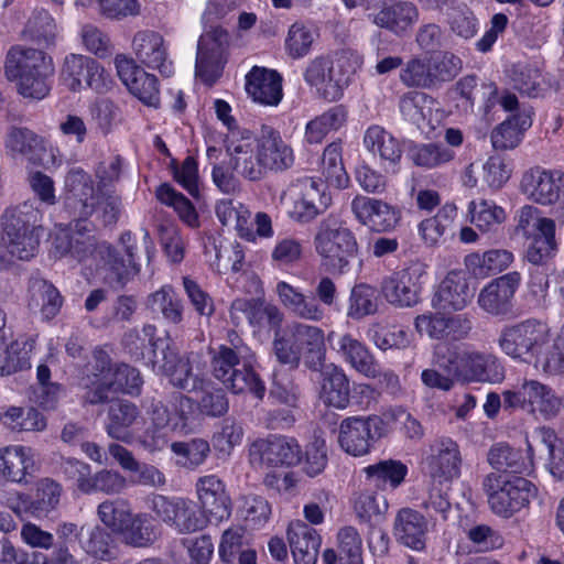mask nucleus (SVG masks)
Masks as SVG:
<instances>
[{
    "instance_id": "obj_1",
    "label": "nucleus",
    "mask_w": 564,
    "mask_h": 564,
    "mask_svg": "<svg viewBox=\"0 0 564 564\" xmlns=\"http://www.w3.org/2000/svg\"><path fill=\"white\" fill-rule=\"evenodd\" d=\"M54 72L53 58L41 50L12 46L7 53L4 75L9 80H19V93L24 97L43 99Z\"/></svg>"
},
{
    "instance_id": "obj_36",
    "label": "nucleus",
    "mask_w": 564,
    "mask_h": 564,
    "mask_svg": "<svg viewBox=\"0 0 564 564\" xmlns=\"http://www.w3.org/2000/svg\"><path fill=\"white\" fill-rule=\"evenodd\" d=\"M74 229L70 235L56 238V250L61 256L70 254L78 261H83L95 252L98 254L99 245L94 237L85 235L90 231L87 220H73Z\"/></svg>"
},
{
    "instance_id": "obj_64",
    "label": "nucleus",
    "mask_w": 564,
    "mask_h": 564,
    "mask_svg": "<svg viewBox=\"0 0 564 564\" xmlns=\"http://www.w3.org/2000/svg\"><path fill=\"white\" fill-rule=\"evenodd\" d=\"M4 424L15 432L42 431L46 427V421L35 409L10 406L3 414Z\"/></svg>"
},
{
    "instance_id": "obj_12",
    "label": "nucleus",
    "mask_w": 564,
    "mask_h": 564,
    "mask_svg": "<svg viewBox=\"0 0 564 564\" xmlns=\"http://www.w3.org/2000/svg\"><path fill=\"white\" fill-rule=\"evenodd\" d=\"M98 196L91 176L84 170L66 174L64 207L72 220H87L94 214Z\"/></svg>"
},
{
    "instance_id": "obj_59",
    "label": "nucleus",
    "mask_w": 564,
    "mask_h": 564,
    "mask_svg": "<svg viewBox=\"0 0 564 564\" xmlns=\"http://www.w3.org/2000/svg\"><path fill=\"white\" fill-rule=\"evenodd\" d=\"M379 306L377 290L368 284H356L349 297L348 316L360 319L377 313Z\"/></svg>"
},
{
    "instance_id": "obj_53",
    "label": "nucleus",
    "mask_w": 564,
    "mask_h": 564,
    "mask_svg": "<svg viewBox=\"0 0 564 564\" xmlns=\"http://www.w3.org/2000/svg\"><path fill=\"white\" fill-rule=\"evenodd\" d=\"M171 451L176 456V465L194 470L206 460L210 446L204 438H192L188 442L172 443Z\"/></svg>"
},
{
    "instance_id": "obj_63",
    "label": "nucleus",
    "mask_w": 564,
    "mask_h": 564,
    "mask_svg": "<svg viewBox=\"0 0 564 564\" xmlns=\"http://www.w3.org/2000/svg\"><path fill=\"white\" fill-rule=\"evenodd\" d=\"M468 212L471 224L484 232L500 225L506 218L505 210L501 207L485 199H481L478 203L474 200L470 202Z\"/></svg>"
},
{
    "instance_id": "obj_50",
    "label": "nucleus",
    "mask_w": 564,
    "mask_h": 564,
    "mask_svg": "<svg viewBox=\"0 0 564 564\" xmlns=\"http://www.w3.org/2000/svg\"><path fill=\"white\" fill-rule=\"evenodd\" d=\"M202 393L196 401L198 412L207 417L218 419L225 416L229 411V399L226 391L216 387L213 382L204 378L203 388L198 389Z\"/></svg>"
},
{
    "instance_id": "obj_4",
    "label": "nucleus",
    "mask_w": 564,
    "mask_h": 564,
    "mask_svg": "<svg viewBox=\"0 0 564 564\" xmlns=\"http://www.w3.org/2000/svg\"><path fill=\"white\" fill-rule=\"evenodd\" d=\"M212 375L235 394L249 391L262 400L265 386L253 370L251 358L227 349V345L209 348Z\"/></svg>"
},
{
    "instance_id": "obj_58",
    "label": "nucleus",
    "mask_w": 564,
    "mask_h": 564,
    "mask_svg": "<svg viewBox=\"0 0 564 564\" xmlns=\"http://www.w3.org/2000/svg\"><path fill=\"white\" fill-rule=\"evenodd\" d=\"M156 198L169 206H172L180 218L189 227L199 225L198 215L194 205L183 194L176 192L170 184H161L156 189Z\"/></svg>"
},
{
    "instance_id": "obj_32",
    "label": "nucleus",
    "mask_w": 564,
    "mask_h": 564,
    "mask_svg": "<svg viewBox=\"0 0 564 564\" xmlns=\"http://www.w3.org/2000/svg\"><path fill=\"white\" fill-rule=\"evenodd\" d=\"M429 523L425 517L411 508L401 509L394 521V534L404 545L421 551L425 547Z\"/></svg>"
},
{
    "instance_id": "obj_41",
    "label": "nucleus",
    "mask_w": 564,
    "mask_h": 564,
    "mask_svg": "<svg viewBox=\"0 0 564 564\" xmlns=\"http://www.w3.org/2000/svg\"><path fill=\"white\" fill-rule=\"evenodd\" d=\"M348 111L344 105H336L307 122L305 140L311 144L321 143L332 131H337L347 122Z\"/></svg>"
},
{
    "instance_id": "obj_52",
    "label": "nucleus",
    "mask_w": 564,
    "mask_h": 564,
    "mask_svg": "<svg viewBox=\"0 0 564 564\" xmlns=\"http://www.w3.org/2000/svg\"><path fill=\"white\" fill-rule=\"evenodd\" d=\"M488 463L500 473L521 474L525 470V460L520 449L507 443H497L488 452Z\"/></svg>"
},
{
    "instance_id": "obj_3",
    "label": "nucleus",
    "mask_w": 564,
    "mask_h": 564,
    "mask_svg": "<svg viewBox=\"0 0 564 564\" xmlns=\"http://www.w3.org/2000/svg\"><path fill=\"white\" fill-rule=\"evenodd\" d=\"M482 490L490 510L502 519H510L528 510L538 497V487L520 476L490 473L482 479Z\"/></svg>"
},
{
    "instance_id": "obj_7",
    "label": "nucleus",
    "mask_w": 564,
    "mask_h": 564,
    "mask_svg": "<svg viewBox=\"0 0 564 564\" xmlns=\"http://www.w3.org/2000/svg\"><path fill=\"white\" fill-rule=\"evenodd\" d=\"M41 212L35 200L8 207L1 216V232L8 241L35 256L40 246Z\"/></svg>"
},
{
    "instance_id": "obj_54",
    "label": "nucleus",
    "mask_w": 564,
    "mask_h": 564,
    "mask_svg": "<svg viewBox=\"0 0 564 564\" xmlns=\"http://www.w3.org/2000/svg\"><path fill=\"white\" fill-rule=\"evenodd\" d=\"M513 261V254L505 249L489 250L482 254L471 253L466 257V265L473 268L475 274L501 272Z\"/></svg>"
},
{
    "instance_id": "obj_46",
    "label": "nucleus",
    "mask_w": 564,
    "mask_h": 564,
    "mask_svg": "<svg viewBox=\"0 0 564 564\" xmlns=\"http://www.w3.org/2000/svg\"><path fill=\"white\" fill-rule=\"evenodd\" d=\"M364 471L372 486L384 489L389 485L395 489L403 482L408 467L400 460L387 459L367 466Z\"/></svg>"
},
{
    "instance_id": "obj_42",
    "label": "nucleus",
    "mask_w": 564,
    "mask_h": 564,
    "mask_svg": "<svg viewBox=\"0 0 564 564\" xmlns=\"http://www.w3.org/2000/svg\"><path fill=\"white\" fill-rule=\"evenodd\" d=\"M276 290L282 303L297 317L314 322L324 317V310L316 299L305 296L285 282H280Z\"/></svg>"
},
{
    "instance_id": "obj_60",
    "label": "nucleus",
    "mask_w": 564,
    "mask_h": 564,
    "mask_svg": "<svg viewBox=\"0 0 564 564\" xmlns=\"http://www.w3.org/2000/svg\"><path fill=\"white\" fill-rule=\"evenodd\" d=\"M148 305L153 312H160L163 317L178 324L183 319V305L171 286H163L149 296Z\"/></svg>"
},
{
    "instance_id": "obj_40",
    "label": "nucleus",
    "mask_w": 564,
    "mask_h": 564,
    "mask_svg": "<svg viewBox=\"0 0 564 564\" xmlns=\"http://www.w3.org/2000/svg\"><path fill=\"white\" fill-rule=\"evenodd\" d=\"M230 154V166L238 175L250 182H259L267 175L260 161L258 149L250 143L231 144L227 148Z\"/></svg>"
},
{
    "instance_id": "obj_8",
    "label": "nucleus",
    "mask_w": 564,
    "mask_h": 564,
    "mask_svg": "<svg viewBox=\"0 0 564 564\" xmlns=\"http://www.w3.org/2000/svg\"><path fill=\"white\" fill-rule=\"evenodd\" d=\"M502 397L505 410L538 411L546 420L555 417L562 406L553 389L538 380H524L516 389L503 391Z\"/></svg>"
},
{
    "instance_id": "obj_14",
    "label": "nucleus",
    "mask_w": 564,
    "mask_h": 564,
    "mask_svg": "<svg viewBox=\"0 0 564 564\" xmlns=\"http://www.w3.org/2000/svg\"><path fill=\"white\" fill-rule=\"evenodd\" d=\"M256 145L267 174L283 173L293 166L294 151L274 128L263 124Z\"/></svg>"
},
{
    "instance_id": "obj_16",
    "label": "nucleus",
    "mask_w": 564,
    "mask_h": 564,
    "mask_svg": "<svg viewBox=\"0 0 564 564\" xmlns=\"http://www.w3.org/2000/svg\"><path fill=\"white\" fill-rule=\"evenodd\" d=\"M117 73L129 91L148 106L159 105L158 79L137 65L133 58L117 55L115 58Z\"/></svg>"
},
{
    "instance_id": "obj_44",
    "label": "nucleus",
    "mask_w": 564,
    "mask_h": 564,
    "mask_svg": "<svg viewBox=\"0 0 564 564\" xmlns=\"http://www.w3.org/2000/svg\"><path fill=\"white\" fill-rule=\"evenodd\" d=\"M409 156L414 165L432 170L453 161L455 152L447 144L430 142L412 145L409 150Z\"/></svg>"
},
{
    "instance_id": "obj_17",
    "label": "nucleus",
    "mask_w": 564,
    "mask_h": 564,
    "mask_svg": "<svg viewBox=\"0 0 564 564\" xmlns=\"http://www.w3.org/2000/svg\"><path fill=\"white\" fill-rule=\"evenodd\" d=\"M420 275L415 268H404L382 279L380 292L394 307H412L420 301Z\"/></svg>"
},
{
    "instance_id": "obj_31",
    "label": "nucleus",
    "mask_w": 564,
    "mask_h": 564,
    "mask_svg": "<svg viewBox=\"0 0 564 564\" xmlns=\"http://www.w3.org/2000/svg\"><path fill=\"white\" fill-rule=\"evenodd\" d=\"M288 539L295 564H316L321 538L314 528L303 521L292 522Z\"/></svg>"
},
{
    "instance_id": "obj_51",
    "label": "nucleus",
    "mask_w": 564,
    "mask_h": 564,
    "mask_svg": "<svg viewBox=\"0 0 564 564\" xmlns=\"http://www.w3.org/2000/svg\"><path fill=\"white\" fill-rule=\"evenodd\" d=\"M322 173L326 182L336 188H345L349 183L341 158V142L329 143L322 155Z\"/></svg>"
},
{
    "instance_id": "obj_22",
    "label": "nucleus",
    "mask_w": 564,
    "mask_h": 564,
    "mask_svg": "<svg viewBox=\"0 0 564 564\" xmlns=\"http://www.w3.org/2000/svg\"><path fill=\"white\" fill-rule=\"evenodd\" d=\"M521 186L540 205H552L564 199V174L558 172L531 170L523 175Z\"/></svg>"
},
{
    "instance_id": "obj_57",
    "label": "nucleus",
    "mask_w": 564,
    "mask_h": 564,
    "mask_svg": "<svg viewBox=\"0 0 564 564\" xmlns=\"http://www.w3.org/2000/svg\"><path fill=\"white\" fill-rule=\"evenodd\" d=\"M156 327L147 324L141 330L130 329L122 337V345L134 360H148V351L159 341Z\"/></svg>"
},
{
    "instance_id": "obj_33",
    "label": "nucleus",
    "mask_w": 564,
    "mask_h": 564,
    "mask_svg": "<svg viewBox=\"0 0 564 564\" xmlns=\"http://www.w3.org/2000/svg\"><path fill=\"white\" fill-rule=\"evenodd\" d=\"M555 237V221L542 219L538 223V230L531 236V241L525 251V259L538 267L545 265L557 251Z\"/></svg>"
},
{
    "instance_id": "obj_26",
    "label": "nucleus",
    "mask_w": 564,
    "mask_h": 564,
    "mask_svg": "<svg viewBox=\"0 0 564 564\" xmlns=\"http://www.w3.org/2000/svg\"><path fill=\"white\" fill-rule=\"evenodd\" d=\"M372 23L388 30L398 37L408 35L419 21V9L410 1H398L383 6L372 14Z\"/></svg>"
},
{
    "instance_id": "obj_37",
    "label": "nucleus",
    "mask_w": 564,
    "mask_h": 564,
    "mask_svg": "<svg viewBox=\"0 0 564 564\" xmlns=\"http://www.w3.org/2000/svg\"><path fill=\"white\" fill-rule=\"evenodd\" d=\"M34 467L31 448L7 446L0 448V480L26 482V475Z\"/></svg>"
},
{
    "instance_id": "obj_61",
    "label": "nucleus",
    "mask_w": 564,
    "mask_h": 564,
    "mask_svg": "<svg viewBox=\"0 0 564 564\" xmlns=\"http://www.w3.org/2000/svg\"><path fill=\"white\" fill-rule=\"evenodd\" d=\"M433 365L445 376L453 380L464 382L465 364L463 361V351L451 348L445 343H438L434 347Z\"/></svg>"
},
{
    "instance_id": "obj_45",
    "label": "nucleus",
    "mask_w": 564,
    "mask_h": 564,
    "mask_svg": "<svg viewBox=\"0 0 564 564\" xmlns=\"http://www.w3.org/2000/svg\"><path fill=\"white\" fill-rule=\"evenodd\" d=\"M531 118L528 115L513 116L491 132V143L496 150H511L518 147L523 132L531 127Z\"/></svg>"
},
{
    "instance_id": "obj_29",
    "label": "nucleus",
    "mask_w": 564,
    "mask_h": 564,
    "mask_svg": "<svg viewBox=\"0 0 564 564\" xmlns=\"http://www.w3.org/2000/svg\"><path fill=\"white\" fill-rule=\"evenodd\" d=\"M294 186L299 187L300 195L294 202L291 215L300 223H310L327 207L326 197L323 195V183L305 177L297 180Z\"/></svg>"
},
{
    "instance_id": "obj_24",
    "label": "nucleus",
    "mask_w": 564,
    "mask_h": 564,
    "mask_svg": "<svg viewBox=\"0 0 564 564\" xmlns=\"http://www.w3.org/2000/svg\"><path fill=\"white\" fill-rule=\"evenodd\" d=\"M134 247L127 246V259L110 245L99 243L98 256L104 261L105 280L113 289H122L139 272Z\"/></svg>"
},
{
    "instance_id": "obj_5",
    "label": "nucleus",
    "mask_w": 564,
    "mask_h": 564,
    "mask_svg": "<svg viewBox=\"0 0 564 564\" xmlns=\"http://www.w3.org/2000/svg\"><path fill=\"white\" fill-rule=\"evenodd\" d=\"M314 247L323 263L333 272L346 273L358 258V242L354 232L337 217L324 218L314 237Z\"/></svg>"
},
{
    "instance_id": "obj_39",
    "label": "nucleus",
    "mask_w": 564,
    "mask_h": 564,
    "mask_svg": "<svg viewBox=\"0 0 564 564\" xmlns=\"http://www.w3.org/2000/svg\"><path fill=\"white\" fill-rule=\"evenodd\" d=\"M337 351L359 373L369 378L379 376V365L369 349L351 335L345 334L338 339Z\"/></svg>"
},
{
    "instance_id": "obj_48",
    "label": "nucleus",
    "mask_w": 564,
    "mask_h": 564,
    "mask_svg": "<svg viewBox=\"0 0 564 564\" xmlns=\"http://www.w3.org/2000/svg\"><path fill=\"white\" fill-rule=\"evenodd\" d=\"M507 76L513 89L529 97H538L542 91V74L535 65L517 63L508 70Z\"/></svg>"
},
{
    "instance_id": "obj_11",
    "label": "nucleus",
    "mask_w": 564,
    "mask_h": 564,
    "mask_svg": "<svg viewBox=\"0 0 564 564\" xmlns=\"http://www.w3.org/2000/svg\"><path fill=\"white\" fill-rule=\"evenodd\" d=\"M383 433L384 422L378 415L346 417L339 425L338 443L347 454L364 456Z\"/></svg>"
},
{
    "instance_id": "obj_19",
    "label": "nucleus",
    "mask_w": 564,
    "mask_h": 564,
    "mask_svg": "<svg viewBox=\"0 0 564 564\" xmlns=\"http://www.w3.org/2000/svg\"><path fill=\"white\" fill-rule=\"evenodd\" d=\"M132 48L138 61L144 66L158 69L165 77L173 74L165 40L159 32L152 30L137 32L132 40Z\"/></svg>"
},
{
    "instance_id": "obj_6",
    "label": "nucleus",
    "mask_w": 564,
    "mask_h": 564,
    "mask_svg": "<svg viewBox=\"0 0 564 564\" xmlns=\"http://www.w3.org/2000/svg\"><path fill=\"white\" fill-rule=\"evenodd\" d=\"M551 329L538 318H528L505 325L498 336L497 345L509 358L531 364L540 348L549 344Z\"/></svg>"
},
{
    "instance_id": "obj_55",
    "label": "nucleus",
    "mask_w": 564,
    "mask_h": 564,
    "mask_svg": "<svg viewBox=\"0 0 564 564\" xmlns=\"http://www.w3.org/2000/svg\"><path fill=\"white\" fill-rule=\"evenodd\" d=\"M451 490V481L432 479L427 498L423 501L422 507L431 520L445 521L451 512L452 505L448 492Z\"/></svg>"
},
{
    "instance_id": "obj_9",
    "label": "nucleus",
    "mask_w": 564,
    "mask_h": 564,
    "mask_svg": "<svg viewBox=\"0 0 564 564\" xmlns=\"http://www.w3.org/2000/svg\"><path fill=\"white\" fill-rule=\"evenodd\" d=\"M59 76L72 91L90 88L105 94L113 85L111 76L96 59L80 54H69L64 58Z\"/></svg>"
},
{
    "instance_id": "obj_2",
    "label": "nucleus",
    "mask_w": 564,
    "mask_h": 564,
    "mask_svg": "<svg viewBox=\"0 0 564 564\" xmlns=\"http://www.w3.org/2000/svg\"><path fill=\"white\" fill-rule=\"evenodd\" d=\"M358 58L349 51H341L336 58L317 56L311 59L304 70V80L315 87L327 101H337L350 85L358 66Z\"/></svg>"
},
{
    "instance_id": "obj_15",
    "label": "nucleus",
    "mask_w": 564,
    "mask_h": 564,
    "mask_svg": "<svg viewBox=\"0 0 564 564\" xmlns=\"http://www.w3.org/2000/svg\"><path fill=\"white\" fill-rule=\"evenodd\" d=\"M253 463L267 467L294 466L302 459L301 446L294 438L271 436L256 441L250 448Z\"/></svg>"
},
{
    "instance_id": "obj_34",
    "label": "nucleus",
    "mask_w": 564,
    "mask_h": 564,
    "mask_svg": "<svg viewBox=\"0 0 564 564\" xmlns=\"http://www.w3.org/2000/svg\"><path fill=\"white\" fill-rule=\"evenodd\" d=\"M321 393L325 403L337 409H345L350 401L349 379L344 370L334 365H325L322 370Z\"/></svg>"
},
{
    "instance_id": "obj_27",
    "label": "nucleus",
    "mask_w": 564,
    "mask_h": 564,
    "mask_svg": "<svg viewBox=\"0 0 564 564\" xmlns=\"http://www.w3.org/2000/svg\"><path fill=\"white\" fill-rule=\"evenodd\" d=\"M142 419L140 409L131 401L116 400L107 411L106 432L112 440L131 444L134 434L131 427Z\"/></svg>"
},
{
    "instance_id": "obj_38",
    "label": "nucleus",
    "mask_w": 564,
    "mask_h": 564,
    "mask_svg": "<svg viewBox=\"0 0 564 564\" xmlns=\"http://www.w3.org/2000/svg\"><path fill=\"white\" fill-rule=\"evenodd\" d=\"M120 532L127 545L147 547L158 540L160 527L149 513H127V521Z\"/></svg>"
},
{
    "instance_id": "obj_13",
    "label": "nucleus",
    "mask_w": 564,
    "mask_h": 564,
    "mask_svg": "<svg viewBox=\"0 0 564 564\" xmlns=\"http://www.w3.org/2000/svg\"><path fill=\"white\" fill-rule=\"evenodd\" d=\"M475 291L476 281L467 271L453 270L438 285L432 305L444 312L460 311L471 302Z\"/></svg>"
},
{
    "instance_id": "obj_23",
    "label": "nucleus",
    "mask_w": 564,
    "mask_h": 564,
    "mask_svg": "<svg viewBox=\"0 0 564 564\" xmlns=\"http://www.w3.org/2000/svg\"><path fill=\"white\" fill-rule=\"evenodd\" d=\"M290 328L304 365L312 371L322 370L326 359L323 329L303 323H294Z\"/></svg>"
},
{
    "instance_id": "obj_21",
    "label": "nucleus",
    "mask_w": 564,
    "mask_h": 564,
    "mask_svg": "<svg viewBox=\"0 0 564 564\" xmlns=\"http://www.w3.org/2000/svg\"><path fill=\"white\" fill-rule=\"evenodd\" d=\"M462 456L458 444L448 437L436 440L426 457L429 475L434 480L452 481L460 474Z\"/></svg>"
},
{
    "instance_id": "obj_10",
    "label": "nucleus",
    "mask_w": 564,
    "mask_h": 564,
    "mask_svg": "<svg viewBox=\"0 0 564 564\" xmlns=\"http://www.w3.org/2000/svg\"><path fill=\"white\" fill-rule=\"evenodd\" d=\"M229 34L223 28H212L200 35L197 45L195 73L203 83L212 86L220 76L226 63Z\"/></svg>"
},
{
    "instance_id": "obj_47",
    "label": "nucleus",
    "mask_w": 564,
    "mask_h": 564,
    "mask_svg": "<svg viewBox=\"0 0 564 564\" xmlns=\"http://www.w3.org/2000/svg\"><path fill=\"white\" fill-rule=\"evenodd\" d=\"M534 367L541 369L549 376H558L564 373V327L557 335L540 348L538 355L532 360Z\"/></svg>"
},
{
    "instance_id": "obj_20",
    "label": "nucleus",
    "mask_w": 564,
    "mask_h": 564,
    "mask_svg": "<svg viewBox=\"0 0 564 564\" xmlns=\"http://www.w3.org/2000/svg\"><path fill=\"white\" fill-rule=\"evenodd\" d=\"M351 210L360 224L377 232L392 230L400 220L397 208L377 198L357 196L351 202Z\"/></svg>"
},
{
    "instance_id": "obj_28",
    "label": "nucleus",
    "mask_w": 564,
    "mask_h": 564,
    "mask_svg": "<svg viewBox=\"0 0 564 564\" xmlns=\"http://www.w3.org/2000/svg\"><path fill=\"white\" fill-rule=\"evenodd\" d=\"M246 90L254 101L275 106L282 98V77L275 70L254 66L246 76Z\"/></svg>"
},
{
    "instance_id": "obj_30",
    "label": "nucleus",
    "mask_w": 564,
    "mask_h": 564,
    "mask_svg": "<svg viewBox=\"0 0 564 564\" xmlns=\"http://www.w3.org/2000/svg\"><path fill=\"white\" fill-rule=\"evenodd\" d=\"M464 382L499 383L505 379V367L491 352L463 351Z\"/></svg>"
},
{
    "instance_id": "obj_43",
    "label": "nucleus",
    "mask_w": 564,
    "mask_h": 564,
    "mask_svg": "<svg viewBox=\"0 0 564 564\" xmlns=\"http://www.w3.org/2000/svg\"><path fill=\"white\" fill-rule=\"evenodd\" d=\"M364 143L371 153L378 154L382 161L395 164L401 159L402 148L399 141L382 127H369Z\"/></svg>"
},
{
    "instance_id": "obj_25",
    "label": "nucleus",
    "mask_w": 564,
    "mask_h": 564,
    "mask_svg": "<svg viewBox=\"0 0 564 564\" xmlns=\"http://www.w3.org/2000/svg\"><path fill=\"white\" fill-rule=\"evenodd\" d=\"M196 491L202 508L209 514L210 520L220 522L230 517L231 500L219 477L215 475L199 477L196 482Z\"/></svg>"
},
{
    "instance_id": "obj_35",
    "label": "nucleus",
    "mask_w": 564,
    "mask_h": 564,
    "mask_svg": "<svg viewBox=\"0 0 564 564\" xmlns=\"http://www.w3.org/2000/svg\"><path fill=\"white\" fill-rule=\"evenodd\" d=\"M29 308L39 311L44 319L54 318L61 311L63 297L51 282L32 278L29 282Z\"/></svg>"
},
{
    "instance_id": "obj_18",
    "label": "nucleus",
    "mask_w": 564,
    "mask_h": 564,
    "mask_svg": "<svg viewBox=\"0 0 564 564\" xmlns=\"http://www.w3.org/2000/svg\"><path fill=\"white\" fill-rule=\"evenodd\" d=\"M520 273L513 271L486 285L478 295V305L491 316H506L513 310V296L520 284Z\"/></svg>"
},
{
    "instance_id": "obj_62",
    "label": "nucleus",
    "mask_w": 564,
    "mask_h": 564,
    "mask_svg": "<svg viewBox=\"0 0 564 564\" xmlns=\"http://www.w3.org/2000/svg\"><path fill=\"white\" fill-rule=\"evenodd\" d=\"M116 546L115 538L110 532L100 525H95L88 531L84 541H82L83 550L90 556L108 561L113 557Z\"/></svg>"
},
{
    "instance_id": "obj_49",
    "label": "nucleus",
    "mask_w": 564,
    "mask_h": 564,
    "mask_svg": "<svg viewBox=\"0 0 564 564\" xmlns=\"http://www.w3.org/2000/svg\"><path fill=\"white\" fill-rule=\"evenodd\" d=\"M62 487L51 478H43L36 484L34 500L28 503L29 512L36 517H47L59 503Z\"/></svg>"
},
{
    "instance_id": "obj_56",
    "label": "nucleus",
    "mask_w": 564,
    "mask_h": 564,
    "mask_svg": "<svg viewBox=\"0 0 564 564\" xmlns=\"http://www.w3.org/2000/svg\"><path fill=\"white\" fill-rule=\"evenodd\" d=\"M56 32L54 19L44 9L34 10L24 28V34L39 45L54 44Z\"/></svg>"
}]
</instances>
